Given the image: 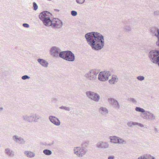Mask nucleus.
I'll return each instance as SVG.
<instances>
[{"instance_id":"nucleus-1","label":"nucleus","mask_w":159,"mask_h":159,"mask_svg":"<svg viewBox=\"0 0 159 159\" xmlns=\"http://www.w3.org/2000/svg\"><path fill=\"white\" fill-rule=\"evenodd\" d=\"M85 37L88 44L95 50L101 49L104 45V37L101 34L92 32L85 34Z\"/></svg>"},{"instance_id":"nucleus-2","label":"nucleus","mask_w":159,"mask_h":159,"mask_svg":"<svg viewBox=\"0 0 159 159\" xmlns=\"http://www.w3.org/2000/svg\"><path fill=\"white\" fill-rule=\"evenodd\" d=\"M52 16V14L49 12L44 11L39 14V18L42 21L44 25L50 26L52 24L51 20Z\"/></svg>"},{"instance_id":"nucleus-3","label":"nucleus","mask_w":159,"mask_h":159,"mask_svg":"<svg viewBox=\"0 0 159 159\" xmlns=\"http://www.w3.org/2000/svg\"><path fill=\"white\" fill-rule=\"evenodd\" d=\"M35 119L34 120L32 119V118H34L33 116H28L27 115H23L22 116L23 120L28 122H38L39 119L41 118V116L37 113H35Z\"/></svg>"},{"instance_id":"nucleus-4","label":"nucleus","mask_w":159,"mask_h":159,"mask_svg":"<svg viewBox=\"0 0 159 159\" xmlns=\"http://www.w3.org/2000/svg\"><path fill=\"white\" fill-rule=\"evenodd\" d=\"M98 72L95 70H92L85 75V77L88 80L93 81L97 78V75Z\"/></svg>"},{"instance_id":"nucleus-5","label":"nucleus","mask_w":159,"mask_h":159,"mask_svg":"<svg viewBox=\"0 0 159 159\" xmlns=\"http://www.w3.org/2000/svg\"><path fill=\"white\" fill-rule=\"evenodd\" d=\"M86 94L87 97L90 99L95 102H99L100 97L98 94L91 91H88L86 92Z\"/></svg>"},{"instance_id":"nucleus-6","label":"nucleus","mask_w":159,"mask_h":159,"mask_svg":"<svg viewBox=\"0 0 159 159\" xmlns=\"http://www.w3.org/2000/svg\"><path fill=\"white\" fill-rule=\"evenodd\" d=\"M111 75V73L109 71L100 72L98 75V79L102 81H105L108 79V77Z\"/></svg>"},{"instance_id":"nucleus-7","label":"nucleus","mask_w":159,"mask_h":159,"mask_svg":"<svg viewBox=\"0 0 159 159\" xmlns=\"http://www.w3.org/2000/svg\"><path fill=\"white\" fill-rule=\"evenodd\" d=\"M61 50L57 47L53 46L51 48L50 53L53 57L58 58Z\"/></svg>"},{"instance_id":"nucleus-8","label":"nucleus","mask_w":159,"mask_h":159,"mask_svg":"<svg viewBox=\"0 0 159 159\" xmlns=\"http://www.w3.org/2000/svg\"><path fill=\"white\" fill-rule=\"evenodd\" d=\"M74 154L79 157L83 156L87 152V150L84 149L83 148H80L79 147H77L76 148H74Z\"/></svg>"},{"instance_id":"nucleus-9","label":"nucleus","mask_w":159,"mask_h":159,"mask_svg":"<svg viewBox=\"0 0 159 159\" xmlns=\"http://www.w3.org/2000/svg\"><path fill=\"white\" fill-rule=\"evenodd\" d=\"M96 147L98 149H107L109 148V143L107 142L100 141L96 144Z\"/></svg>"},{"instance_id":"nucleus-10","label":"nucleus","mask_w":159,"mask_h":159,"mask_svg":"<svg viewBox=\"0 0 159 159\" xmlns=\"http://www.w3.org/2000/svg\"><path fill=\"white\" fill-rule=\"evenodd\" d=\"M151 33L153 36L157 37L158 40L156 42V44L159 47V27H153L151 29Z\"/></svg>"},{"instance_id":"nucleus-11","label":"nucleus","mask_w":159,"mask_h":159,"mask_svg":"<svg viewBox=\"0 0 159 159\" xmlns=\"http://www.w3.org/2000/svg\"><path fill=\"white\" fill-rule=\"evenodd\" d=\"M12 139L15 142L19 144L23 145L25 144V141L24 139L17 135H14Z\"/></svg>"},{"instance_id":"nucleus-12","label":"nucleus","mask_w":159,"mask_h":159,"mask_svg":"<svg viewBox=\"0 0 159 159\" xmlns=\"http://www.w3.org/2000/svg\"><path fill=\"white\" fill-rule=\"evenodd\" d=\"M52 24L50 26H52V27L56 28H60L62 25L61 21L57 18H53L52 20H51Z\"/></svg>"},{"instance_id":"nucleus-13","label":"nucleus","mask_w":159,"mask_h":159,"mask_svg":"<svg viewBox=\"0 0 159 159\" xmlns=\"http://www.w3.org/2000/svg\"><path fill=\"white\" fill-rule=\"evenodd\" d=\"M109 103L115 109H118L120 108V105L118 102L115 99L110 98L108 99Z\"/></svg>"},{"instance_id":"nucleus-14","label":"nucleus","mask_w":159,"mask_h":159,"mask_svg":"<svg viewBox=\"0 0 159 159\" xmlns=\"http://www.w3.org/2000/svg\"><path fill=\"white\" fill-rule=\"evenodd\" d=\"M75 59V56L74 54L71 51L68 50L65 60L69 61H73Z\"/></svg>"},{"instance_id":"nucleus-15","label":"nucleus","mask_w":159,"mask_h":159,"mask_svg":"<svg viewBox=\"0 0 159 159\" xmlns=\"http://www.w3.org/2000/svg\"><path fill=\"white\" fill-rule=\"evenodd\" d=\"M49 119L52 123L57 126H59L60 125L59 120L55 116H50L49 117Z\"/></svg>"},{"instance_id":"nucleus-16","label":"nucleus","mask_w":159,"mask_h":159,"mask_svg":"<svg viewBox=\"0 0 159 159\" xmlns=\"http://www.w3.org/2000/svg\"><path fill=\"white\" fill-rule=\"evenodd\" d=\"M99 112L102 116L106 117L108 114V111L106 107H101L99 109Z\"/></svg>"},{"instance_id":"nucleus-17","label":"nucleus","mask_w":159,"mask_h":159,"mask_svg":"<svg viewBox=\"0 0 159 159\" xmlns=\"http://www.w3.org/2000/svg\"><path fill=\"white\" fill-rule=\"evenodd\" d=\"M37 61L42 66L45 67L48 66V63L46 60L42 59L39 58L37 60Z\"/></svg>"},{"instance_id":"nucleus-18","label":"nucleus","mask_w":159,"mask_h":159,"mask_svg":"<svg viewBox=\"0 0 159 159\" xmlns=\"http://www.w3.org/2000/svg\"><path fill=\"white\" fill-rule=\"evenodd\" d=\"M24 154L26 156L30 158L33 157L35 156V154L34 152L30 151H25Z\"/></svg>"},{"instance_id":"nucleus-19","label":"nucleus","mask_w":159,"mask_h":159,"mask_svg":"<svg viewBox=\"0 0 159 159\" xmlns=\"http://www.w3.org/2000/svg\"><path fill=\"white\" fill-rule=\"evenodd\" d=\"M118 138V137L115 136H111L110 137L111 142L114 144H117Z\"/></svg>"},{"instance_id":"nucleus-20","label":"nucleus","mask_w":159,"mask_h":159,"mask_svg":"<svg viewBox=\"0 0 159 159\" xmlns=\"http://www.w3.org/2000/svg\"><path fill=\"white\" fill-rule=\"evenodd\" d=\"M5 152L7 155L10 157H11L14 156L13 152L9 148H7L5 149Z\"/></svg>"},{"instance_id":"nucleus-21","label":"nucleus","mask_w":159,"mask_h":159,"mask_svg":"<svg viewBox=\"0 0 159 159\" xmlns=\"http://www.w3.org/2000/svg\"><path fill=\"white\" fill-rule=\"evenodd\" d=\"M118 79L117 78L116 76L113 75L112 76V78L109 80V83L111 84H114L115 82L118 81Z\"/></svg>"},{"instance_id":"nucleus-22","label":"nucleus","mask_w":159,"mask_h":159,"mask_svg":"<svg viewBox=\"0 0 159 159\" xmlns=\"http://www.w3.org/2000/svg\"><path fill=\"white\" fill-rule=\"evenodd\" d=\"M68 51L61 52L59 54V57L65 60L66 55H67Z\"/></svg>"},{"instance_id":"nucleus-23","label":"nucleus","mask_w":159,"mask_h":159,"mask_svg":"<svg viewBox=\"0 0 159 159\" xmlns=\"http://www.w3.org/2000/svg\"><path fill=\"white\" fill-rule=\"evenodd\" d=\"M148 120H153L155 119V116L154 114L150 111L148 112Z\"/></svg>"},{"instance_id":"nucleus-24","label":"nucleus","mask_w":159,"mask_h":159,"mask_svg":"<svg viewBox=\"0 0 159 159\" xmlns=\"http://www.w3.org/2000/svg\"><path fill=\"white\" fill-rule=\"evenodd\" d=\"M132 29V27L129 25H126L123 27L124 31L128 32L131 31Z\"/></svg>"},{"instance_id":"nucleus-25","label":"nucleus","mask_w":159,"mask_h":159,"mask_svg":"<svg viewBox=\"0 0 159 159\" xmlns=\"http://www.w3.org/2000/svg\"><path fill=\"white\" fill-rule=\"evenodd\" d=\"M126 143V142L125 140H124L123 139L119 137L117 144H125Z\"/></svg>"},{"instance_id":"nucleus-26","label":"nucleus","mask_w":159,"mask_h":159,"mask_svg":"<svg viewBox=\"0 0 159 159\" xmlns=\"http://www.w3.org/2000/svg\"><path fill=\"white\" fill-rule=\"evenodd\" d=\"M135 110L137 111L140 112L142 113L145 112V111L143 108L137 107H136Z\"/></svg>"},{"instance_id":"nucleus-27","label":"nucleus","mask_w":159,"mask_h":159,"mask_svg":"<svg viewBox=\"0 0 159 159\" xmlns=\"http://www.w3.org/2000/svg\"><path fill=\"white\" fill-rule=\"evenodd\" d=\"M43 152L45 154L47 155H50L52 154V151L48 149H44L43 150Z\"/></svg>"},{"instance_id":"nucleus-28","label":"nucleus","mask_w":159,"mask_h":159,"mask_svg":"<svg viewBox=\"0 0 159 159\" xmlns=\"http://www.w3.org/2000/svg\"><path fill=\"white\" fill-rule=\"evenodd\" d=\"M148 112H149V111H145V112L143 113L142 115H143V116H142V117L143 119L146 120L148 119Z\"/></svg>"},{"instance_id":"nucleus-29","label":"nucleus","mask_w":159,"mask_h":159,"mask_svg":"<svg viewBox=\"0 0 159 159\" xmlns=\"http://www.w3.org/2000/svg\"><path fill=\"white\" fill-rule=\"evenodd\" d=\"M59 108L61 109H64L68 111H70L71 110V109L70 107H67L64 106H61V107H60Z\"/></svg>"},{"instance_id":"nucleus-30","label":"nucleus","mask_w":159,"mask_h":159,"mask_svg":"<svg viewBox=\"0 0 159 159\" xmlns=\"http://www.w3.org/2000/svg\"><path fill=\"white\" fill-rule=\"evenodd\" d=\"M33 5L34 7L33 9L35 11H36L38 8V5L35 2H34L33 3Z\"/></svg>"},{"instance_id":"nucleus-31","label":"nucleus","mask_w":159,"mask_h":159,"mask_svg":"<svg viewBox=\"0 0 159 159\" xmlns=\"http://www.w3.org/2000/svg\"><path fill=\"white\" fill-rule=\"evenodd\" d=\"M129 101L133 103H135L137 102V101L134 98H130Z\"/></svg>"},{"instance_id":"nucleus-32","label":"nucleus","mask_w":159,"mask_h":159,"mask_svg":"<svg viewBox=\"0 0 159 159\" xmlns=\"http://www.w3.org/2000/svg\"><path fill=\"white\" fill-rule=\"evenodd\" d=\"M71 14L73 16H75L77 14V12L75 11H71Z\"/></svg>"},{"instance_id":"nucleus-33","label":"nucleus","mask_w":159,"mask_h":159,"mask_svg":"<svg viewBox=\"0 0 159 159\" xmlns=\"http://www.w3.org/2000/svg\"><path fill=\"white\" fill-rule=\"evenodd\" d=\"M30 78V77L27 75H24L21 77V79L23 80H25L26 79H29Z\"/></svg>"},{"instance_id":"nucleus-34","label":"nucleus","mask_w":159,"mask_h":159,"mask_svg":"<svg viewBox=\"0 0 159 159\" xmlns=\"http://www.w3.org/2000/svg\"><path fill=\"white\" fill-rule=\"evenodd\" d=\"M85 0H76L77 3L79 4H82L84 2Z\"/></svg>"},{"instance_id":"nucleus-35","label":"nucleus","mask_w":159,"mask_h":159,"mask_svg":"<svg viewBox=\"0 0 159 159\" xmlns=\"http://www.w3.org/2000/svg\"><path fill=\"white\" fill-rule=\"evenodd\" d=\"M137 79L140 81H142L144 80V77L143 76H139L137 77Z\"/></svg>"},{"instance_id":"nucleus-36","label":"nucleus","mask_w":159,"mask_h":159,"mask_svg":"<svg viewBox=\"0 0 159 159\" xmlns=\"http://www.w3.org/2000/svg\"><path fill=\"white\" fill-rule=\"evenodd\" d=\"M154 15L156 16H159V10H157L154 12Z\"/></svg>"},{"instance_id":"nucleus-37","label":"nucleus","mask_w":159,"mask_h":159,"mask_svg":"<svg viewBox=\"0 0 159 159\" xmlns=\"http://www.w3.org/2000/svg\"><path fill=\"white\" fill-rule=\"evenodd\" d=\"M22 25L23 27L26 28H28L29 27V25L27 23H24Z\"/></svg>"},{"instance_id":"nucleus-38","label":"nucleus","mask_w":159,"mask_h":159,"mask_svg":"<svg viewBox=\"0 0 159 159\" xmlns=\"http://www.w3.org/2000/svg\"><path fill=\"white\" fill-rule=\"evenodd\" d=\"M133 122L130 121L127 123V125L129 127H131L133 125Z\"/></svg>"},{"instance_id":"nucleus-39","label":"nucleus","mask_w":159,"mask_h":159,"mask_svg":"<svg viewBox=\"0 0 159 159\" xmlns=\"http://www.w3.org/2000/svg\"><path fill=\"white\" fill-rule=\"evenodd\" d=\"M114 156H111L108 157V159H114Z\"/></svg>"},{"instance_id":"nucleus-40","label":"nucleus","mask_w":159,"mask_h":159,"mask_svg":"<svg viewBox=\"0 0 159 159\" xmlns=\"http://www.w3.org/2000/svg\"><path fill=\"white\" fill-rule=\"evenodd\" d=\"M138 125L140 126L141 127H144V125H143L142 124L140 123H138Z\"/></svg>"},{"instance_id":"nucleus-41","label":"nucleus","mask_w":159,"mask_h":159,"mask_svg":"<svg viewBox=\"0 0 159 159\" xmlns=\"http://www.w3.org/2000/svg\"><path fill=\"white\" fill-rule=\"evenodd\" d=\"M31 116H33L34 118H32V119H33V120H34V119H35V114H33V115H31Z\"/></svg>"},{"instance_id":"nucleus-42","label":"nucleus","mask_w":159,"mask_h":159,"mask_svg":"<svg viewBox=\"0 0 159 159\" xmlns=\"http://www.w3.org/2000/svg\"><path fill=\"white\" fill-rule=\"evenodd\" d=\"M138 122H133V125H138Z\"/></svg>"},{"instance_id":"nucleus-43","label":"nucleus","mask_w":159,"mask_h":159,"mask_svg":"<svg viewBox=\"0 0 159 159\" xmlns=\"http://www.w3.org/2000/svg\"><path fill=\"white\" fill-rule=\"evenodd\" d=\"M2 109H3L2 108V107L0 108V111L2 110Z\"/></svg>"},{"instance_id":"nucleus-44","label":"nucleus","mask_w":159,"mask_h":159,"mask_svg":"<svg viewBox=\"0 0 159 159\" xmlns=\"http://www.w3.org/2000/svg\"><path fill=\"white\" fill-rule=\"evenodd\" d=\"M52 145V144H48L49 145Z\"/></svg>"}]
</instances>
